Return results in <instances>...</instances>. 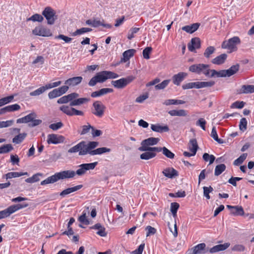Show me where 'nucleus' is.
Returning <instances> with one entry per match:
<instances>
[{"label": "nucleus", "mask_w": 254, "mask_h": 254, "mask_svg": "<svg viewBox=\"0 0 254 254\" xmlns=\"http://www.w3.org/2000/svg\"><path fill=\"white\" fill-rule=\"evenodd\" d=\"M239 69V65L238 64L232 65L229 69L226 70L227 76L229 77L233 75L238 71Z\"/></svg>", "instance_id": "34"}, {"label": "nucleus", "mask_w": 254, "mask_h": 254, "mask_svg": "<svg viewBox=\"0 0 254 254\" xmlns=\"http://www.w3.org/2000/svg\"><path fill=\"white\" fill-rule=\"evenodd\" d=\"M91 228L98 230L97 234L101 237H105L107 235L105 227L102 226L100 223L96 224Z\"/></svg>", "instance_id": "30"}, {"label": "nucleus", "mask_w": 254, "mask_h": 254, "mask_svg": "<svg viewBox=\"0 0 254 254\" xmlns=\"http://www.w3.org/2000/svg\"><path fill=\"white\" fill-rule=\"evenodd\" d=\"M199 25L200 24L199 23H195L190 25L183 26L182 29L187 33L191 34L198 29Z\"/></svg>", "instance_id": "24"}, {"label": "nucleus", "mask_w": 254, "mask_h": 254, "mask_svg": "<svg viewBox=\"0 0 254 254\" xmlns=\"http://www.w3.org/2000/svg\"><path fill=\"white\" fill-rule=\"evenodd\" d=\"M96 111H104L106 109L105 106L100 101H96L93 103Z\"/></svg>", "instance_id": "51"}, {"label": "nucleus", "mask_w": 254, "mask_h": 254, "mask_svg": "<svg viewBox=\"0 0 254 254\" xmlns=\"http://www.w3.org/2000/svg\"><path fill=\"white\" fill-rule=\"evenodd\" d=\"M149 97V95L148 93H145L142 95H140L138 97H137L135 99V102L138 103H143L146 99H147Z\"/></svg>", "instance_id": "56"}, {"label": "nucleus", "mask_w": 254, "mask_h": 254, "mask_svg": "<svg viewBox=\"0 0 254 254\" xmlns=\"http://www.w3.org/2000/svg\"><path fill=\"white\" fill-rule=\"evenodd\" d=\"M44 20L43 17L39 14H35L27 19V21H32L33 22H42Z\"/></svg>", "instance_id": "46"}, {"label": "nucleus", "mask_w": 254, "mask_h": 254, "mask_svg": "<svg viewBox=\"0 0 254 254\" xmlns=\"http://www.w3.org/2000/svg\"><path fill=\"white\" fill-rule=\"evenodd\" d=\"M162 173L168 178H173L179 175L178 171L172 167L166 168L163 171Z\"/></svg>", "instance_id": "18"}, {"label": "nucleus", "mask_w": 254, "mask_h": 254, "mask_svg": "<svg viewBox=\"0 0 254 254\" xmlns=\"http://www.w3.org/2000/svg\"><path fill=\"white\" fill-rule=\"evenodd\" d=\"M226 169V166L224 164H221L216 166L214 171V174L215 176L220 175Z\"/></svg>", "instance_id": "41"}, {"label": "nucleus", "mask_w": 254, "mask_h": 254, "mask_svg": "<svg viewBox=\"0 0 254 254\" xmlns=\"http://www.w3.org/2000/svg\"><path fill=\"white\" fill-rule=\"evenodd\" d=\"M32 33L35 35L42 37H49L52 35L49 29L44 27L43 26L36 27L32 30Z\"/></svg>", "instance_id": "10"}, {"label": "nucleus", "mask_w": 254, "mask_h": 254, "mask_svg": "<svg viewBox=\"0 0 254 254\" xmlns=\"http://www.w3.org/2000/svg\"><path fill=\"white\" fill-rule=\"evenodd\" d=\"M179 206H180V205L177 202L171 203L170 210H171L174 217H175L177 216V212L178 209L179 208Z\"/></svg>", "instance_id": "50"}, {"label": "nucleus", "mask_w": 254, "mask_h": 254, "mask_svg": "<svg viewBox=\"0 0 254 254\" xmlns=\"http://www.w3.org/2000/svg\"><path fill=\"white\" fill-rule=\"evenodd\" d=\"M89 101L88 98H80L74 99L70 102V106H79L87 103Z\"/></svg>", "instance_id": "27"}, {"label": "nucleus", "mask_w": 254, "mask_h": 254, "mask_svg": "<svg viewBox=\"0 0 254 254\" xmlns=\"http://www.w3.org/2000/svg\"><path fill=\"white\" fill-rule=\"evenodd\" d=\"M186 192L184 190L178 191L175 193H170L169 195L173 197H184L186 196Z\"/></svg>", "instance_id": "62"}, {"label": "nucleus", "mask_w": 254, "mask_h": 254, "mask_svg": "<svg viewBox=\"0 0 254 254\" xmlns=\"http://www.w3.org/2000/svg\"><path fill=\"white\" fill-rule=\"evenodd\" d=\"M170 80L167 79L163 81L161 83L156 85L155 88L156 90H161L164 89L170 83Z\"/></svg>", "instance_id": "53"}, {"label": "nucleus", "mask_w": 254, "mask_h": 254, "mask_svg": "<svg viewBox=\"0 0 254 254\" xmlns=\"http://www.w3.org/2000/svg\"><path fill=\"white\" fill-rule=\"evenodd\" d=\"M63 124L60 122L57 123L52 124L49 126V128L53 130H56L63 127Z\"/></svg>", "instance_id": "64"}, {"label": "nucleus", "mask_w": 254, "mask_h": 254, "mask_svg": "<svg viewBox=\"0 0 254 254\" xmlns=\"http://www.w3.org/2000/svg\"><path fill=\"white\" fill-rule=\"evenodd\" d=\"M113 91V90L111 88H104L98 91L93 92L91 94V96L93 98H96L97 97L103 96L109 93H111Z\"/></svg>", "instance_id": "20"}, {"label": "nucleus", "mask_w": 254, "mask_h": 254, "mask_svg": "<svg viewBox=\"0 0 254 254\" xmlns=\"http://www.w3.org/2000/svg\"><path fill=\"white\" fill-rule=\"evenodd\" d=\"M202 158L205 161H209V164H212L215 159V157L213 155H209L207 153L203 154Z\"/></svg>", "instance_id": "52"}, {"label": "nucleus", "mask_w": 254, "mask_h": 254, "mask_svg": "<svg viewBox=\"0 0 254 254\" xmlns=\"http://www.w3.org/2000/svg\"><path fill=\"white\" fill-rule=\"evenodd\" d=\"M86 24L89 25H91L93 27H97L99 26H103V27L110 28L111 25L108 24H104L100 20H91L89 19L86 21Z\"/></svg>", "instance_id": "23"}, {"label": "nucleus", "mask_w": 254, "mask_h": 254, "mask_svg": "<svg viewBox=\"0 0 254 254\" xmlns=\"http://www.w3.org/2000/svg\"><path fill=\"white\" fill-rule=\"evenodd\" d=\"M215 84L213 81H198L199 89L205 87H212Z\"/></svg>", "instance_id": "48"}, {"label": "nucleus", "mask_w": 254, "mask_h": 254, "mask_svg": "<svg viewBox=\"0 0 254 254\" xmlns=\"http://www.w3.org/2000/svg\"><path fill=\"white\" fill-rule=\"evenodd\" d=\"M98 145L99 142L97 141H92L87 143L85 141H82L69 149L68 152L73 153L79 152V155L80 156H84L87 154L94 156L110 152L111 150L110 148L105 147L95 149Z\"/></svg>", "instance_id": "2"}, {"label": "nucleus", "mask_w": 254, "mask_h": 254, "mask_svg": "<svg viewBox=\"0 0 254 254\" xmlns=\"http://www.w3.org/2000/svg\"><path fill=\"white\" fill-rule=\"evenodd\" d=\"M231 250L234 252H242L245 250V247L241 244H237L231 248Z\"/></svg>", "instance_id": "58"}, {"label": "nucleus", "mask_w": 254, "mask_h": 254, "mask_svg": "<svg viewBox=\"0 0 254 254\" xmlns=\"http://www.w3.org/2000/svg\"><path fill=\"white\" fill-rule=\"evenodd\" d=\"M83 187L82 185H79L73 187L69 188L64 190L60 193V195L63 197H64L67 194L72 193L74 191H77L81 189Z\"/></svg>", "instance_id": "21"}, {"label": "nucleus", "mask_w": 254, "mask_h": 254, "mask_svg": "<svg viewBox=\"0 0 254 254\" xmlns=\"http://www.w3.org/2000/svg\"><path fill=\"white\" fill-rule=\"evenodd\" d=\"M189 147L190 151H197L198 149V145L196 139H191L189 141Z\"/></svg>", "instance_id": "35"}, {"label": "nucleus", "mask_w": 254, "mask_h": 254, "mask_svg": "<svg viewBox=\"0 0 254 254\" xmlns=\"http://www.w3.org/2000/svg\"><path fill=\"white\" fill-rule=\"evenodd\" d=\"M162 153L167 158L170 159H173L174 158L175 154L166 147H163Z\"/></svg>", "instance_id": "54"}, {"label": "nucleus", "mask_w": 254, "mask_h": 254, "mask_svg": "<svg viewBox=\"0 0 254 254\" xmlns=\"http://www.w3.org/2000/svg\"><path fill=\"white\" fill-rule=\"evenodd\" d=\"M188 73L184 72H180L174 75L172 77L173 83L177 86L180 85L181 83L187 77Z\"/></svg>", "instance_id": "14"}, {"label": "nucleus", "mask_w": 254, "mask_h": 254, "mask_svg": "<svg viewBox=\"0 0 254 254\" xmlns=\"http://www.w3.org/2000/svg\"><path fill=\"white\" fill-rule=\"evenodd\" d=\"M145 230L147 231L146 237L154 235L156 233V229L151 226H147L145 228Z\"/></svg>", "instance_id": "61"}, {"label": "nucleus", "mask_w": 254, "mask_h": 254, "mask_svg": "<svg viewBox=\"0 0 254 254\" xmlns=\"http://www.w3.org/2000/svg\"><path fill=\"white\" fill-rule=\"evenodd\" d=\"M92 29L90 28L83 27L79 29H77L72 33V36H75L78 35H81L86 32H90Z\"/></svg>", "instance_id": "44"}, {"label": "nucleus", "mask_w": 254, "mask_h": 254, "mask_svg": "<svg viewBox=\"0 0 254 254\" xmlns=\"http://www.w3.org/2000/svg\"><path fill=\"white\" fill-rule=\"evenodd\" d=\"M227 58V55L226 54H222L214 59H213L211 62L213 64H217V65H220L224 63L225 61H226V59Z\"/></svg>", "instance_id": "28"}, {"label": "nucleus", "mask_w": 254, "mask_h": 254, "mask_svg": "<svg viewBox=\"0 0 254 254\" xmlns=\"http://www.w3.org/2000/svg\"><path fill=\"white\" fill-rule=\"evenodd\" d=\"M97 164V162L90 163H84L80 165L79 166V169H77L76 172L69 170L57 172L42 181L41 182V185L44 186L49 184H53L61 180L72 178L76 174L78 176H83L86 173L87 171L93 170Z\"/></svg>", "instance_id": "1"}, {"label": "nucleus", "mask_w": 254, "mask_h": 254, "mask_svg": "<svg viewBox=\"0 0 254 254\" xmlns=\"http://www.w3.org/2000/svg\"><path fill=\"white\" fill-rule=\"evenodd\" d=\"M134 79L135 77L133 76H128L126 78H122L119 80H113L112 81V84L117 88H123L132 81Z\"/></svg>", "instance_id": "8"}, {"label": "nucleus", "mask_w": 254, "mask_h": 254, "mask_svg": "<svg viewBox=\"0 0 254 254\" xmlns=\"http://www.w3.org/2000/svg\"><path fill=\"white\" fill-rule=\"evenodd\" d=\"M240 43V38L235 36L227 41H224L222 44L221 47L223 49L229 50L232 52L237 50V45Z\"/></svg>", "instance_id": "6"}, {"label": "nucleus", "mask_w": 254, "mask_h": 254, "mask_svg": "<svg viewBox=\"0 0 254 254\" xmlns=\"http://www.w3.org/2000/svg\"><path fill=\"white\" fill-rule=\"evenodd\" d=\"M151 128L153 131L159 133L168 132L169 130V128L167 125L162 126L159 124H151Z\"/></svg>", "instance_id": "19"}, {"label": "nucleus", "mask_w": 254, "mask_h": 254, "mask_svg": "<svg viewBox=\"0 0 254 254\" xmlns=\"http://www.w3.org/2000/svg\"><path fill=\"white\" fill-rule=\"evenodd\" d=\"M152 50V48L151 47H147L143 50V56L145 59H149L150 58L149 55Z\"/></svg>", "instance_id": "60"}, {"label": "nucleus", "mask_w": 254, "mask_h": 254, "mask_svg": "<svg viewBox=\"0 0 254 254\" xmlns=\"http://www.w3.org/2000/svg\"><path fill=\"white\" fill-rule=\"evenodd\" d=\"M145 152L142 153L140 156V159L142 160H149L153 158L156 156V154L151 151H144Z\"/></svg>", "instance_id": "32"}, {"label": "nucleus", "mask_w": 254, "mask_h": 254, "mask_svg": "<svg viewBox=\"0 0 254 254\" xmlns=\"http://www.w3.org/2000/svg\"><path fill=\"white\" fill-rule=\"evenodd\" d=\"M244 104H245V103L243 101H242V102L236 101V102L233 103L231 105V109H241L244 106Z\"/></svg>", "instance_id": "63"}, {"label": "nucleus", "mask_w": 254, "mask_h": 254, "mask_svg": "<svg viewBox=\"0 0 254 254\" xmlns=\"http://www.w3.org/2000/svg\"><path fill=\"white\" fill-rule=\"evenodd\" d=\"M27 203L17 204L11 205L7 208L0 211V219L6 218L9 216L11 214L28 206Z\"/></svg>", "instance_id": "4"}, {"label": "nucleus", "mask_w": 254, "mask_h": 254, "mask_svg": "<svg viewBox=\"0 0 254 254\" xmlns=\"http://www.w3.org/2000/svg\"><path fill=\"white\" fill-rule=\"evenodd\" d=\"M139 30V28H136V27L131 28L128 31V33L127 34V38L129 40L132 39L134 37V34L137 33Z\"/></svg>", "instance_id": "55"}, {"label": "nucleus", "mask_w": 254, "mask_h": 254, "mask_svg": "<svg viewBox=\"0 0 254 254\" xmlns=\"http://www.w3.org/2000/svg\"><path fill=\"white\" fill-rule=\"evenodd\" d=\"M135 52V50L134 49H129L126 51L123 54V59L124 62H126L129 59L132 57Z\"/></svg>", "instance_id": "33"}, {"label": "nucleus", "mask_w": 254, "mask_h": 254, "mask_svg": "<svg viewBox=\"0 0 254 254\" xmlns=\"http://www.w3.org/2000/svg\"><path fill=\"white\" fill-rule=\"evenodd\" d=\"M42 14L47 19L48 24L53 25L54 24L55 20L57 19V16L53 9L51 7L47 6L45 8Z\"/></svg>", "instance_id": "7"}, {"label": "nucleus", "mask_w": 254, "mask_h": 254, "mask_svg": "<svg viewBox=\"0 0 254 254\" xmlns=\"http://www.w3.org/2000/svg\"><path fill=\"white\" fill-rule=\"evenodd\" d=\"M230 245L229 243H225L223 244H219L214 246L209 249V252L214 253L219 251H222L227 249Z\"/></svg>", "instance_id": "22"}, {"label": "nucleus", "mask_w": 254, "mask_h": 254, "mask_svg": "<svg viewBox=\"0 0 254 254\" xmlns=\"http://www.w3.org/2000/svg\"><path fill=\"white\" fill-rule=\"evenodd\" d=\"M47 90L46 87L45 86H42L34 90L33 92L30 93V95L32 96H36L40 95V94L44 93Z\"/></svg>", "instance_id": "42"}, {"label": "nucleus", "mask_w": 254, "mask_h": 254, "mask_svg": "<svg viewBox=\"0 0 254 254\" xmlns=\"http://www.w3.org/2000/svg\"><path fill=\"white\" fill-rule=\"evenodd\" d=\"M20 107L19 105L15 104L7 106L1 109L0 111H15L19 110Z\"/></svg>", "instance_id": "38"}, {"label": "nucleus", "mask_w": 254, "mask_h": 254, "mask_svg": "<svg viewBox=\"0 0 254 254\" xmlns=\"http://www.w3.org/2000/svg\"><path fill=\"white\" fill-rule=\"evenodd\" d=\"M188 49L190 52H193L196 49H199L200 47V40L199 38L195 37L191 40V43L188 46Z\"/></svg>", "instance_id": "16"}, {"label": "nucleus", "mask_w": 254, "mask_h": 254, "mask_svg": "<svg viewBox=\"0 0 254 254\" xmlns=\"http://www.w3.org/2000/svg\"><path fill=\"white\" fill-rule=\"evenodd\" d=\"M183 89H189L192 88L199 89L198 81L194 82H189L184 84L182 86Z\"/></svg>", "instance_id": "37"}, {"label": "nucleus", "mask_w": 254, "mask_h": 254, "mask_svg": "<svg viewBox=\"0 0 254 254\" xmlns=\"http://www.w3.org/2000/svg\"><path fill=\"white\" fill-rule=\"evenodd\" d=\"M159 140V138L152 137L144 139L141 142V146L138 148V150L142 151L143 148H148L150 147V146L157 144Z\"/></svg>", "instance_id": "11"}, {"label": "nucleus", "mask_w": 254, "mask_h": 254, "mask_svg": "<svg viewBox=\"0 0 254 254\" xmlns=\"http://www.w3.org/2000/svg\"><path fill=\"white\" fill-rule=\"evenodd\" d=\"M211 136L218 143L221 144L224 142L223 140L222 139L219 138L217 133L216 131V129L215 127H213L212 129V131L211 132Z\"/></svg>", "instance_id": "43"}, {"label": "nucleus", "mask_w": 254, "mask_h": 254, "mask_svg": "<svg viewBox=\"0 0 254 254\" xmlns=\"http://www.w3.org/2000/svg\"><path fill=\"white\" fill-rule=\"evenodd\" d=\"M26 135V133H20L12 139V141L15 144H19L24 139Z\"/></svg>", "instance_id": "36"}, {"label": "nucleus", "mask_w": 254, "mask_h": 254, "mask_svg": "<svg viewBox=\"0 0 254 254\" xmlns=\"http://www.w3.org/2000/svg\"><path fill=\"white\" fill-rule=\"evenodd\" d=\"M216 49L213 46H209L205 50L203 55L204 56L208 59L210 57L211 55L214 53Z\"/></svg>", "instance_id": "40"}, {"label": "nucleus", "mask_w": 254, "mask_h": 254, "mask_svg": "<svg viewBox=\"0 0 254 254\" xmlns=\"http://www.w3.org/2000/svg\"><path fill=\"white\" fill-rule=\"evenodd\" d=\"M78 96L79 94L78 93L75 92L71 93L70 94L64 96L59 98L57 101V103L59 104L67 103L69 101L71 102L72 100L76 98H78Z\"/></svg>", "instance_id": "13"}, {"label": "nucleus", "mask_w": 254, "mask_h": 254, "mask_svg": "<svg viewBox=\"0 0 254 254\" xmlns=\"http://www.w3.org/2000/svg\"><path fill=\"white\" fill-rule=\"evenodd\" d=\"M65 138L64 136L56 134H50L47 136V143L48 144H59L63 143Z\"/></svg>", "instance_id": "12"}, {"label": "nucleus", "mask_w": 254, "mask_h": 254, "mask_svg": "<svg viewBox=\"0 0 254 254\" xmlns=\"http://www.w3.org/2000/svg\"><path fill=\"white\" fill-rule=\"evenodd\" d=\"M197 126L200 127L203 130H205V125L206 124V122L203 118L199 119L195 123Z\"/></svg>", "instance_id": "57"}, {"label": "nucleus", "mask_w": 254, "mask_h": 254, "mask_svg": "<svg viewBox=\"0 0 254 254\" xmlns=\"http://www.w3.org/2000/svg\"><path fill=\"white\" fill-rule=\"evenodd\" d=\"M188 252V254H204L209 252V250L206 248L205 244L200 243L189 250Z\"/></svg>", "instance_id": "9"}, {"label": "nucleus", "mask_w": 254, "mask_h": 254, "mask_svg": "<svg viewBox=\"0 0 254 254\" xmlns=\"http://www.w3.org/2000/svg\"><path fill=\"white\" fill-rule=\"evenodd\" d=\"M23 175H28L27 172H9L2 176V178H5L6 180L9 179H11L13 178H17Z\"/></svg>", "instance_id": "26"}, {"label": "nucleus", "mask_w": 254, "mask_h": 254, "mask_svg": "<svg viewBox=\"0 0 254 254\" xmlns=\"http://www.w3.org/2000/svg\"><path fill=\"white\" fill-rule=\"evenodd\" d=\"M208 64H194L189 67V71L198 74H203L205 76H209L210 69Z\"/></svg>", "instance_id": "5"}, {"label": "nucleus", "mask_w": 254, "mask_h": 254, "mask_svg": "<svg viewBox=\"0 0 254 254\" xmlns=\"http://www.w3.org/2000/svg\"><path fill=\"white\" fill-rule=\"evenodd\" d=\"M83 78L81 76H76L69 78L65 81L64 84L68 86H74L80 84Z\"/></svg>", "instance_id": "17"}, {"label": "nucleus", "mask_w": 254, "mask_h": 254, "mask_svg": "<svg viewBox=\"0 0 254 254\" xmlns=\"http://www.w3.org/2000/svg\"><path fill=\"white\" fill-rule=\"evenodd\" d=\"M209 77H226L227 76V72L226 70H221L219 71L215 70V69H210L209 70Z\"/></svg>", "instance_id": "25"}, {"label": "nucleus", "mask_w": 254, "mask_h": 254, "mask_svg": "<svg viewBox=\"0 0 254 254\" xmlns=\"http://www.w3.org/2000/svg\"><path fill=\"white\" fill-rule=\"evenodd\" d=\"M215 84L213 81H198L199 89L205 87H212Z\"/></svg>", "instance_id": "47"}, {"label": "nucleus", "mask_w": 254, "mask_h": 254, "mask_svg": "<svg viewBox=\"0 0 254 254\" xmlns=\"http://www.w3.org/2000/svg\"><path fill=\"white\" fill-rule=\"evenodd\" d=\"M226 207L230 210V212L234 215L242 216L244 215V211L241 206H231L227 205Z\"/></svg>", "instance_id": "15"}, {"label": "nucleus", "mask_w": 254, "mask_h": 254, "mask_svg": "<svg viewBox=\"0 0 254 254\" xmlns=\"http://www.w3.org/2000/svg\"><path fill=\"white\" fill-rule=\"evenodd\" d=\"M14 98L13 95L8 96L0 99V107L11 102Z\"/></svg>", "instance_id": "49"}, {"label": "nucleus", "mask_w": 254, "mask_h": 254, "mask_svg": "<svg viewBox=\"0 0 254 254\" xmlns=\"http://www.w3.org/2000/svg\"><path fill=\"white\" fill-rule=\"evenodd\" d=\"M35 118V115L34 113H31L24 117L18 119L16 121V123L18 124L21 123H27L31 122L33 119Z\"/></svg>", "instance_id": "29"}, {"label": "nucleus", "mask_w": 254, "mask_h": 254, "mask_svg": "<svg viewBox=\"0 0 254 254\" xmlns=\"http://www.w3.org/2000/svg\"><path fill=\"white\" fill-rule=\"evenodd\" d=\"M240 93L248 94L254 93V85H243L240 90Z\"/></svg>", "instance_id": "31"}, {"label": "nucleus", "mask_w": 254, "mask_h": 254, "mask_svg": "<svg viewBox=\"0 0 254 254\" xmlns=\"http://www.w3.org/2000/svg\"><path fill=\"white\" fill-rule=\"evenodd\" d=\"M13 148L10 144L3 145L0 147V154L8 153L13 150Z\"/></svg>", "instance_id": "39"}, {"label": "nucleus", "mask_w": 254, "mask_h": 254, "mask_svg": "<svg viewBox=\"0 0 254 254\" xmlns=\"http://www.w3.org/2000/svg\"><path fill=\"white\" fill-rule=\"evenodd\" d=\"M203 189L204 196H205L207 199H210V197L209 193L213 190V188L211 186L209 187H203Z\"/></svg>", "instance_id": "59"}, {"label": "nucleus", "mask_w": 254, "mask_h": 254, "mask_svg": "<svg viewBox=\"0 0 254 254\" xmlns=\"http://www.w3.org/2000/svg\"><path fill=\"white\" fill-rule=\"evenodd\" d=\"M119 76L118 74L110 71L104 70L99 72L89 81L90 86H94L97 83H103L108 79H115Z\"/></svg>", "instance_id": "3"}, {"label": "nucleus", "mask_w": 254, "mask_h": 254, "mask_svg": "<svg viewBox=\"0 0 254 254\" xmlns=\"http://www.w3.org/2000/svg\"><path fill=\"white\" fill-rule=\"evenodd\" d=\"M248 156L247 153H243L239 158L234 161V165L235 166H239L242 164L243 162L246 160Z\"/></svg>", "instance_id": "45"}]
</instances>
